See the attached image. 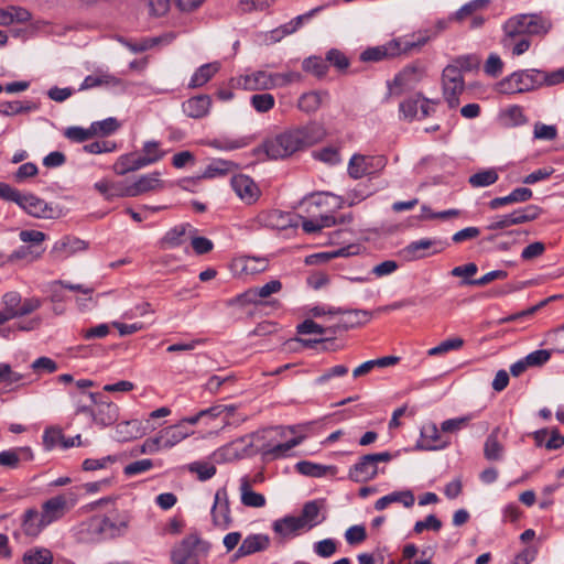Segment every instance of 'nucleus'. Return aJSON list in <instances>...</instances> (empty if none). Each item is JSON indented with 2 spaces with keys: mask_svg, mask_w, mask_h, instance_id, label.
<instances>
[{
  "mask_svg": "<svg viewBox=\"0 0 564 564\" xmlns=\"http://www.w3.org/2000/svg\"><path fill=\"white\" fill-rule=\"evenodd\" d=\"M325 135L324 129L317 123L288 130L263 143V150L271 159H284L293 153L319 142Z\"/></svg>",
  "mask_w": 564,
  "mask_h": 564,
  "instance_id": "obj_1",
  "label": "nucleus"
},
{
  "mask_svg": "<svg viewBox=\"0 0 564 564\" xmlns=\"http://www.w3.org/2000/svg\"><path fill=\"white\" fill-rule=\"evenodd\" d=\"M308 425L305 423L271 429V437L261 448L263 456L272 460L290 456V452L304 441L305 435L301 433Z\"/></svg>",
  "mask_w": 564,
  "mask_h": 564,
  "instance_id": "obj_2",
  "label": "nucleus"
},
{
  "mask_svg": "<svg viewBox=\"0 0 564 564\" xmlns=\"http://www.w3.org/2000/svg\"><path fill=\"white\" fill-rule=\"evenodd\" d=\"M210 544L196 534L184 538L171 552L174 564H200L208 555Z\"/></svg>",
  "mask_w": 564,
  "mask_h": 564,
  "instance_id": "obj_3",
  "label": "nucleus"
},
{
  "mask_svg": "<svg viewBox=\"0 0 564 564\" xmlns=\"http://www.w3.org/2000/svg\"><path fill=\"white\" fill-rule=\"evenodd\" d=\"M542 79H544L543 70H518L499 83V90L505 94H519L534 90L542 86Z\"/></svg>",
  "mask_w": 564,
  "mask_h": 564,
  "instance_id": "obj_4",
  "label": "nucleus"
},
{
  "mask_svg": "<svg viewBox=\"0 0 564 564\" xmlns=\"http://www.w3.org/2000/svg\"><path fill=\"white\" fill-rule=\"evenodd\" d=\"M391 459L392 455L389 452L364 455L349 468L348 477L355 482H367L372 480L379 471L378 464L388 463Z\"/></svg>",
  "mask_w": 564,
  "mask_h": 564,
  "instance_id": "obj_5",
  "label": "nucleus"
},
{
  "mask_svg": "<svg viewBox=\"0 0 564 564\" xmlns=\"http://www.w3.org/2000/svg\"><path fill=\"white\" fill-rule=\"evenodd\" d=\"M78 501L76 492H67L54 496L42 503L41 516L47 525L61 520Z\"/></svg>",
  "mask_w": 564,
  "mask_h": 564,
  "instance_id": "obj_6",
  "label": "nucleus"
},
{
  "mask_svg": "<svg viewBox=\"0 0 564 564\" xmlns=\"http://www.w3.org/2000/svg\"><path fill=\"white\" fill-rule=\"evenodd\" d=\"M1 304L10 321L35 312L41 307L42 301L39 297L23 299L19 292L10 291L2 296Z\"/></svg>",
  "mask_w": 564,
  "mask_h": 564,
  "instance_id": "obj_7",
  "label": "nucleus"
},
{
  "mask_svg": "<svg viewBox=\"0 0 564 564\" xmlns=\"http://www.w3.org/2000/svg\"><path fill=\"white\" fill-rule=\"evenodd\" d=\"M130 520V514L123 511L113 517L95 518L90 522V528L104 539H115L128 531Z\"/></svg>",
  "mask_w": 564,
  "mask_h": 564,
  "instance_id": "obj_8",
  "label": "nucleus"
},
{
  "mask_svg": "<svg viewBox=\"0 0 564 564\" xmlns=\"http://www.w3.org/2000/svg\"><path fill=\"white\" fill-rule=\"evenodd\" d=\"M443 97L449 108L459 106V96L465 90V82L458 66H446L442 74Z\"/></svg>",
  "mask_w": 564,
  "mask_h": 564,
  "instance_id": "obj_9",
  "label": "nucleus"
},
{
  "mask_svg": "<svg viewBox=\"0 0 564 564\" xmlns=\"http://www.w3.org/2000/svg\"><path fill=\"white\" fill-rule=\"evenodd\" d=\"M387 164V159L382 155L354 154L349 162L347 172L354 180H359L366 175L381 171Z\"/></svg>",
  "mask_w": 564,
  "mask_h": 564,
  "instance_id": "obj_10",
  "label": "nucleus"
},
{
  "mask_svg": "<svg viewBox=\"0 0 564 564\" xmlns=\"http://www.w3.org/2000/svg\"><path fill=\"white\" fill-rule=\"evenodd\" d=\"M26 214L35 218L54 219L62 215V209L34 194H23L19 205Z\"/></svg>",
  "mask_w": 564,
  "mask_h": 564,
  "instance_id": "obj_11",
  "label": "nucleus"
},
{
  "mask_svg": "<svg viewBox=\"0 0 564 564\" xmlns=\"http://www.w3.org/2000/svg\"><path fill=\"white\" fill-rule=\"evenodd\" d=\"M491 0H471L460 7L449 19L456 22H464L470 19V29H478L484 25L486 19L482 12L488 9Z\"/></svg>",
  "mask_w": 564,
  "mask_h": 564,
  "instance_id": "obj_12",
  "label": "nucleus"
},
{
  "mask_svg": "<svg viewBox=\"0 0 564 564\" xmlns=\"http://www.w3.org/2000/svg\"><path fill=\"white\" fill-rule=\"evenodd\" d=\"M210 514L215 527L226 530L231 525L232 518L226 489L223 488L216 491Z\"/></svg>",
  "mask_w": 564,
  "mask_h": 564,
  "instance_id": "obj_13",
  "label": "nucleus"
},
{
  "mask_svg": "<svg viewBox=\"0 0 564 564\" xmlns=\"http://www.w3.org/2000/svg\"><path fill=\"white\" fill-rule=\"evenodd\" d=\"M89 399L96 405L94 421L102 427L113 424L119 417V408L117 404L102 401L98 393H88Z\"/></svg>",
  "mask_w": 564,
  "mask_h": 564,
  "instance_id": "obj_14",
  "label": "nucleus"
},
{
  "mask_svg": "<svg viewBox=\"0 0 564 564\" xmlns=\"http://www.w3.org/2000/svg\"><path fill=\"white\" fill-rule=\"evenodd\" d=\"M236 85L246 90H268L274 88L273 73L257 70L236 79Z\"/></svg>",
  "mask_w": 564,
  "mask_h": 564,
  "instance_id": "obj_15",
  "label": "nucleus"
},
{
  "mask_svg": "<svg viewBox=\"0 0 564 564\" xmlns=\"http://www.w3.org/2000/svg\"><path fill=\"white\" fill-rule=\"evenodd\" d=\"M449 445V441L443 438L435 423L425 424L421 429V437L416 444L419 449L437 451Z\"/></svg>",
  "mask_w": 564,
  "mask_h": 564,
  "instance_id": "obj_16",
  "label": "nucleus"
},
{
  "mask_svg": "<svg viewBox=\"0 0 564 564\" xmlns=\"http://www.w3.org/2000/svg\"><path fill=\"white\" fill-rule=\"evenodd\" d=\"M293 219L294 216L292 214L276 209L261 212L257 216V221L259 225L276 230H284L289 227L296 226Z\"/></svg>",
  "mask_w": 564,
  "mask_h": 564,
  "instance_id": "obj_17",
  "label": "nucleus"
},
{
  "mask_svg": "<svg viewBox=\"0 0 564 564\" xmlns=\"http://www.w3.org/2000/svg\"><path fill=\"white\" fill-rule=\"evenodd\" d=\"M87 248L88 243L86 241L77 237L65 236L54 243L51 254L56 259H66L77 252L87 250Z\"/></svg>",
  "mask_w": 564,
  "mask_h": 564,
  "instance_id": "obj_18",
  "label": "nucleus"
},
{
  "mask_svg": "<svg viewBox=\"0 0 564 564\" xmlns=\"http://www.w3.org/2000/svg\"><path fill=\"white\" fill-rule=\"evenodd\" d=\"M195 232L196 229L189 224L177 225L165 232L159 242V247L163 250L177 248Z\"/></svg>",
  "mask_w": 564,
  "mask_h": 564,
  "instance_id": "obj_19",
  "label": "nucleus"
},
{
  "mask_svg": "<svg viewBox=\"0 0 564 564\" xmlns=\"http://www.w3.org/2000/svg\"><path fill=\"white\" fill-rule=\"evenodd\" d=\"M404 51H406V47L402 48L399 41L392 40L384 45L365 50L361 53L360 58L364 62H379L384 58L398 56Z\"/></svg>",
  "mask_w": 564,
  "mask_h": 564,
  "instance_id": "obj_20",
  "label": "nucleus"
},
{
  "mask_svg": "<svg viewBox=\"0 0 564 564\" xmlns=\"http://www.w3.org/2000/svg\"><path fill=\"white\" fill-rule=\"evenodd\" d=\"M161 187V181L158 173L142 175L134 183L122 188V197H135L141 194L156 191Z\"/></svg>",
  "mask_w": 564,
  "mask_h": 564,
  "instance_id": "obj_21",
  "label": "nucleus"
},
{
  "mask_svg": "<svg viewBox=\"0 0 564 564\" xmlns=\"http://www.w3.org/2000/svg\"><path fill=\"white\" fill-rule=\"evenodd\" d=\"M448 247V243L438 239L423 238L412 241L404 248V253L410 259H421L426 256V250L434 248L433 253L442 252Z\"/></svg>",
  "mask_w": 564,
  "mask_h": 564,
  "instance_id": "obj_22",
  "label": "nucleus"
},
{
  "mask_svg": "<svg viewBox=\"0 0 564 564\" xmlns=\"http://www.w3.org/2000/svg\"><path fill=\"white\" fill-rule=\"evenodd\" d=\"M340 318L333 326L335 328V334L338 330H347L350 328H355L368 323L371 319V313L365 310H343L339 314Z\"/></svg>",
  "mask_w": 564,
  "mask_h": 564,
  "instance_id": "obj_23",
  "label": "nucleus"
},
{
  "mask_svg": "<svg viewBox=\"0 0 564 564\" xmlns=\"http://www.w3.org/2000/svg\"><path fill=\"white\" fill-rule=\"evenodd\" d=\"M231 187L237 196L247 204L254 203L259 197V188L247 175H235L231 178Z\"/></svg>",
  "mask_w": 564,
  "mask_h": 564,
  "instance_id": "obj_24",
  "label": "nucleus"
},
{
  "mask_svg": "<svg viewBox=\"0 0 564 564\" xmlns=\"http://www.w3.org/2000/svg\"><path fill=\"white\" fill-rule=\"evenodd\" d=\"M324 9H325V6H318L303 14L295 17L290 22L281 25L280 28L274 30L272 32L273 37L275 40H280L281 37H283L285 35H290V34L296 32L299 29H301L305 23L310 22L314 17H316Z\"/></svg>",
  "mask_w": 564,
  "mask_h": 564,
  "instance_id": "obj_25",
  "label": "nucleus"
},
{
  "mask_svg": "<svg viewBox=\"0 0 564 564\" xmlns=\"http://www.w3.org/2000/svg\"><path fill=\"white\" fill-rule=\"evenodd\" d=\"M240 501L245 507L262 508L265 506L267 500L262 494L252 490V480L248 475L239 479Z\"/></svg>",
  "mask_w": 564,
  "mask_h": 564,
  "instance_id": "obj_26",
  "label": "nucleus"
},
{
  "mask_svg": "<svg viewBox=\"0 0 564 564\" xmlns=\"http://www.w3.org/2000/svg\"><path fill=\"white\" fill-rule=\"evenodd\" d=\"M47 527L40 511L34 508L26 509L22 516L21 528L30 538H36Z\"/></svg>",
  "mask_w": 564,
  "mask_h": 564,
  "instance_id": "obj_27",
  "label": "nucleus"
},
{
  "mask_svg": "<svg viewBox=\"0 0 564 564\" xmlns=\"http://www.w3.org/2000/svg\"><path fill=\"white\" fill-rule=\"evenodd\" d=\"M282 284L279 280H271L260 288H253L245 292L238 297V301L242 303H260L261 299H267L270 295L280 292Z\"/></svg>",
  "mask_w": 564,
  "mask_h": 564,
  "instance_id": "obj_28",
  "label": "nucleus"
},
{
  "mask_svg": "<svg viewBox=\"0 0 564 564\" xmlns=\"http://www.w3.org/2000/svg\"><path fill=\"white\" fill-rule=\"evenodd\" d=\"M212 98L208 95H198L183 102L182 108L186 116L199 119L208 115Z\"/></svg>",
  "mask_w": 564,
  "mask_h": 564,
  "instance_id": "obj_29",
  "label": "nucleus"
},
{
  "mask_svg": "<svg viewBox=\"0 0 564 564\" xmlns=\"http://www.w3.org/2000/svg\"><path fill=\"white\" fill-rule=\"evenodd\" d=\"M34 457L30 447H15L0 453V466L17 468L21 462H30Z\"/></svg>",
  "mask_w": 564,
  "mask_h": 564,
  "instance_id": "obj_30",
  "label": "nucleus"
},
{
  "mask_svg": "<svg viewBox=\"0 0 564 564\" xmlns=\"http://www.w3.org/2000/svg\"><path fill=\"white\" fill-rule=\"evenodd\" d=\"M270 539L264 534L248 535L236 552V557L247 556L269 547Z\"/></svg>",
  "mask_w": 564,
  "mask_h": 564,
  "instance_id": "obj_31",
  "label": "nucleus"
},
{
  "mask_svg": "<svg viewBox=\"0 0 564 564\" xmlns=\"http://www.w3.org/2000/svg\"><path fill=\"white\" fill-rule=\"evenodd\" d=\"M158 434L163 448H171L189 436L192 432L185 430L182 423H180L173 426H167L161 430Z\"/></svg>",
  "mask_w": 564,
  "mask_h": 564,
  "instance_id": "obj_32",
  "label": "nucleus"
},
{
  "mask_svg": "<svg viewBox=\"0 0 564 564\" xmlns=\"http://www.w3.org/2000/svg\"><path fill=\"white\" fill-rule=\"evenodd\" d=\"M423 77V70L416 65L404 67L393 80V85L402 89L413 88Z\"/></svg>",
  "mask_w": 564,
  "mask_h": 564,
  "instance_id": "obj_33",
  "label": "nucleus"
},
{
  "mask_svg": "<svg viewBox=\"0 0 564 564\" xmlns=\"http://www.w3.org/2000/svg\"><path fill=\"white\" fill-rule=\"evenodd\" d=\"M414 495L410 490L393 491L378 499L376 501L375 508L378 511H381L393 502H401L404 507L410 508L414 505Z\"/></svg>",
  "mask_w": 564,
  "mask_h": 564,
  "instance_id": "obj_34",
  "label": "nucleus"
},
{
  "mask_svg": "<svg viewBox=\"0 0 564 564\" xmlns=\"http://www.w3.org/2000/svg\"><path fill=\"white\" fill-rule=\"evenodd\" d=\"M304 529L297 517H284L273 522V531L282 538H291Z\"/></svg>",
  "mask_w": 564,
  "mask_h": 564,
  "instance_id": "obj_35",
  "label": "nucleus"
},
{
  "mask_svg": "<svg viewBox=\"0 0 564 564\" xmlns=\"http://www.w3.org/2000/svg\"><path fill=\"white\" fill-rule=\"evenodd\" d=\"M234 268L239 273L256 274L265 270L267 261L254 257H241L234 261Z\"/></svg>",
  "mask_w": 564,
  "mask_h": 564,
  "instance_id": "obj_36",
  "label": "nucleus"
},
{
  "mask_svg": "<svg viewBox=\"0 0 564 564\" xmlns=\"http://www.w3.org/2000/svg\"><path fill=\"white\" fill-rule=\"evenodd\" d=\"M527 21V34L529 35H545L552 29V22L540 14H525L521 18Z\"/></svg>",
  "mask_w": 564,
  "mask_h": 564,
  "instance_id": "obj_37",
  "label": "nucleus"
},
{
  "mask_svg": "<svg viewBox=\"0 0 564 564\" xmlns=\"http://www.w3.org/2000/svg\"><path fill=\"white\" fill-rule=\"evenodd\" d=\"M499 427H496L486 438L484 456L488 460H501L505 454L503 445L498 441Z\"/></svg>",
  "mask_w": 564,
  "mask_h": 564,
  "instance_id": "obj_38",
  "label": "nucleus"
},
{
  "mask_svg": "<svg viewBox=\"0 0 564 564\" xmlns=\"http://www.w3.org/2000/svg\"><path fill=\"white\" fill-rule=\"evenodd\" d=\"M295 468L300 474L308 477H323L326 476L328 473L330 475L336 474L335 466H325L308 460L299 462L295 465Z\"/></svg>",
  "mask_w": 564,
  "mask_h": 564,
  "instance_id": "obj_39",
  "label": "nucleus"
},
{
  "mask_svg": "<svg viewBox=\"0 0 564 564\" xmlns=\"http://www.w3.org/2000/svg\"><path fill=\"white\" fill-rule=\"evenodd\" d=\"M141 435V423L138 420L124 421L116 426V440L119 442H128Z\"/></svg>",
  "mask_w": 564,
  "mask_h": 564,
  "instance_id": "obj_40",
  "label": "nucleus"
},
{
  "mask_svg": "<svg viewBox=\"0 0 564 564\" xmlns=\"http://www.w3.org/2000/svg\"><path fill=\"white\" fill-rule=\"evenodd\" d=\"M252 139L249 137H239V138H230V137H221L214 139L209 142V145L216 150L220 151H234L241 148H245L251 143Z\"/></svg>",
  "mask_w": 564,
  "mask_h": 564,
  "instance_id": "obj_41",
  "label": "nucleus"
},
{
  "mask_svg": "<svg viewBox=\"0 0 564 564\" xmlns=\"http://www.w3.org/2000/svg\"><path fill=\"white\" fill-rule=\"evenodd\" d=\"M142 167H144V163L141 162L140 156L135 153L121 155L113 165V170L118 175H124Z\"/></svg>",
  "mask_w": 564,
  "mask_h": 564,
  "instance_id": "obj_42",
  "label": "nucleus"
},
{
  "mask_svg": "<svg viewBox=\"0 0 564 564\" xmlns=\"http://www.w3.org/2000/svg\"><path fill=\"white\" fill-rule=\"evenodd\" d=\"M166 154V151L160 148L158 141H147L142 147V153L139 154L140 160L144 166L151 165L161 161Z\"/></svg>",
  "mask_w": 564,
  "mask_h": 564,
  "instance_id": "obj_43",
  "label": "nucleus"
},
{
  "mask_svg": "<svg viewBox=\"0 0 564 564\" xmlns=\"http://www.w3.org/2000/svg\"><path fill=\"white\" fill-rule=\"evenodd\" d=\"M321 505L318 501L313 500L304 505L302 513L297 517L302 521L303 528L312 529L317 525L322 520H318Z\"/></svg>",
  "mask_w": 564,
  "mask_h": 564,
  "instance_id": "obj_44",
  "label": "nucleus"
},
{
  "mask_svg": "<svg viewBox=\"0 0 564 564\" xmlns=\"http://www.w3.org/2000/svg\"><path fill=\"white\" fill-rule=\"evenodd\" d=\"M218 70V63H208L202 65L192 76L189 87L196 88L204 86Z\"/></svg>",
  "mask_w": 564,
  "mask_h": 564,
  "instance_id": "obj_45",
  "label": "nucleus"
},
{
  "mask_svg": "<svg viewBox=\"0 0 564 564\" xmlns=\"http://www.w3.org/2000/svg\"><path fill=\"white\" fill-rule=\"evenodd\" d=\"M542 213V209L536 205H528L510 213L511 225H521L536 219Z\"/></svg>",
  "mask_w": 564,
  "mask_h": 564,
  "instance_id": "obj_46",
  "label": "nucleus"
},
{
  "mask_svg": "<svg viewBox=\"0 0 564 564\" xmlns=\"http://www.w3.org/2000/svg\"><path fill=\"white\" fill-rule=\"evenodd\" d=\"M119 83L120 80L116 76L108 73L93 74L85 77L79 87V90L90 89L102 85L116 86Z\"/></svg>",
  "mask_w": 564,
  "mask_h": 564,
  "instance_id": "obj_47",
  "label": "nucleus"
},
{
  "mask_svg": "<svg viewBox=\"0 0 564 564\" xmlns=\"http://www.w3.org/2000/svg\"><path fill=\"white\" fill-rule=\"evenodd\" d=\"M53 554L45 547H33L23 555V564H52Z\"/></svg>",
  "mask_w": 564,
  "mask_h": 564,
  "instance_id": "obj_48",
  "label": "nucleus"
},
{
  "mask_svg": "<svg viewBox=\"0 0 564 564\" xmlns=\"http://www.w3.org/2000/svg\"><path fill=\"white\" fill-rule=\"evenodd\" d=\"M499 178L498 172L495 169L481 170L469 176L468 183L473 187H486L495 184Z\"/></svg>",
  "mask_w": 564,
  "mask_h": 564,
  "instance_id": "obj_49",
  "label": "nucleus"
},
{
  "mask_svg": "<svg viewBox=\"0 0 564 564\" xmlns=\"http://www.w3.org/2000/svg\"><path fill=\"white\" fill-rule=\"evenodd\" d=\"M119 128L120 123L116 118L112 117L100 121H95L90 124L93 137H107L115 133Z\"/></svg>",
  "mask_w": 564,
  "mask_h": 564,
  "instance_id": "obj_50",
  "label": "nucleus"
},
{
  "mask_svg": "<svg viewBox=\"0 0 564 564\" xmlns=\"http://www.w3.org/2000/svg\"><path fill=\"white\" fill-rule=\"evenodd\" d=\"M326 96V93L319 91L303 94L299 99V108L305 112H314L321 107L323 98Z\"/></svg>",
  "mask_w": 564,
  "mask_h": 564,
  "instance_id": "obj_51",
  "label": "nucleus"
},
{
  "mask_svg": "<svg viewBox=\"0 0 564 564\" xmlns=\"http://www.w3.org/2000/svg\"><path fill=\"white\" fill-rule=\"evenodd\" d=\"M36 106L33 102H21L19 100L14 101H1L0 102V115L3 116H14L23 112H29L35 110Z\"/></svg>",
  "mask_w": 564,
  "mask_h": 564,
  "instance_id": "obj_52",
  "label": "nucleus"
},
{
  "mask_svg": "<svg viewBox=\"0 0 564 564\" xmlns=\"http://www.w3.org/2000/svg\"><path fill=\"white\" fill-rule=\"evenodd\" d=\"M44 249H39L30 246H20L18 249L12 251L9 256V260L11 262L25 260L28 262H33L42 257Z\"/></svg>",
  "mask_w": 564,
  "mask_h": 564,
  "instance_id": "obj_53",
  "label": "nucleus"
},
{
  "mask_svg": "<svg viewBox=\"0 0 564 564\" xmlns=\"http://www.w3.org/2000/svg\"><path fill=\"white\" fill-rule=\"evenodd\" d=\"M235 167V164L230 161L226 160H215L210 164H208L203 172L202 177L204 178H214L218 176L226 175Z\"/></svg>",
  "mask_w": 564,
  "mask_h": 564,
  "instance_id": "obj_54",
  "label": "nucleus"
},
{
  "mask_svg": "<svg viewBox=\"0 0 564 564\" xmlns=\"http://www.w3.org/2000/svg\"><path fill=\"white\" fill-rule=\"evenodd\" d=\"M25 379V376L12 370L11 366L8 364H0V384L4 383L8 387H19L24 386L22 382Z\"/></svg>",
  "mask_w": 564,
  "mask_h": 564,
  "instance_id": "obj_55",
  "label": "nucleus"
},
{
  "mask_svg": "<svg viewBox=\"0 0 564 564\" xmlns=\"http://www.w3.org/2000/svg\"><path fill=\"white\" fill-rule=\"evenodd\" d=\"M521 18H525V14L514 15L505 23L503 31L508 37L527 34V21Z\"/></svg>",
  "mask_w": 564,
  "mask_h": 564,
  "instance_id": "obj_56",
  "label": "nucleus"
},
{
  "mask_svg": "<svg viewBox=\"0 0 564 564\" xmlns=\"http://www.w3.org/2000/svg\"><path fill=\"white\" fill-rule=\"evenodd\" d=\"M250 104L254 108V110L259 113H265L270 111L274 105L275 99L271 94H256L250 98Z\"/></svg>",
  "mask_w": 564,
  "mask_h": 564,
  "instance_id": "obj_57",
  "label": "nucleus"
},
{
  "mask_svg": "<svg viewBox=\"0 0 564 564\" xmlns=\"http://www.w3.org/2000/svg\"><path fill=\"white\" fill-rule=\"evenodd\" d=\"M302 66L305 72L311 73L318 78L325 76L328 69L326 59L317 56H312L304 59Z\"/></svg>",
  "mask_w": 564,
  "mask_h": 564,
  "instance_id": "obj_58",
  "label": "nucleus"
},
{
  "mask_svg": "<svg viewBox=\"0 0 564 564\" xmlns=\"http://www.w3.org/2000/svg\"><path fill=\"white\" fill-rule=\"evenodd\" d=\"M475 417V414L470 413L464 416L448 419L442 422L441 431L444 433H456L468 426L469 422Z\"/></svg>",
  "mask_w": 564,
  "mask_h": 564,
  "instance_id": "obj_59",
  "label": "nucleus"
},
{
  "mask_svg": "<svg viewBox=\"0 0 564 564\" xmlns=\"http://www.w3.org/2000/svg\"><path fill=\"white\" fill-rule=\"evenodd\" d=\"M296 328L299 334L335 335V328H333V326L325 328L312 319H305L303 323L299 324Z\"/></svg>",
  "mask_w": 564,
  "mask_h": 564,
  "instance_id": "obj_60",
  "label": "nucleus"
},
{
  "mask_svg": "<svg viewBox=\"0 0 564 564\" xmlns=\"http://www.w3.org/2000/svg\"><path fill=\"white\" fill-rule=\"evenodd\" d=\"M189 471L197 474L199 480L205 481L210 479L216 474V467L209 463L195 462L188 467Z\"/></svg>",
  "mask_w": 564,
  "mask_h": 564,
  "instance_id": "obj_61",
  "label": "nucleus"
},
{
  "mask_svg": "<svg viewBox=\"0 0 564 564\" xmlns=\"http://www.w3.org/2000/svg\"><path fill=\"white\" fill-rule=\"evenodd\" d=\"M464 345L462 338H451L442 341L440 345L429 349V356H438L448 352L449 350L459 349Z\"/></svg>",
  "mask_w": 564,
  "mask_h": 564,
  "instance_id": "obj_62",
  "label": "nucleus"
},
{
  "mask_svg": "<svg viewBox=\"0 0 564 564\" xmlns=\"http://www.w3.org/2000/svg\"><path fill=\"white\" fill-rule=\"evenodd\" d=\"M19 238L24 243H31L30 247H35L39 249H43L41 246L46 239V235L43 231L39 230H21L19 234Z\"/></svg>",
  "mask_w": 564,
  "mask_h": 564,
  "instance_id": "obj_63",
  "label": "nucleus"
},
{
  "mask_svg": "<svg viewBox=\"0 0 564 564\" xmlns=\"http://www.w3.org/2000/svg\"><path fill=\"white\" fill-rule=\"evenodd\" d=\"M421 96L412 97L400 104V111L408 120L417 119Z\"/></svg>",
  "mask_w": 564,
  "mask_h": 564,
  "instance_id": "obj_64",
  "label": "nucleus"
}]
</instances>
